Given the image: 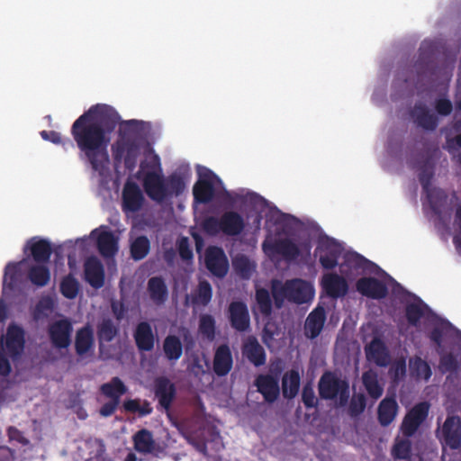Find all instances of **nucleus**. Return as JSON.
Returning a JSON list of instances; mask_svg holds the SVG:
<instances>
[{"label": "nucleus", "instance_id": "1", "mask_svg": "<svg viewBox=\"0 0 461 461\" xmlns=\"http://www.w3.org/2000/svg\"><path fill=\"white\" fill-rule=\"evenodd\" d=\"M120 121L119 113L110 105L95 104L81 114L72 124L70 132L73 138L63 139L55 131H42L43 140L60 144L65 150L78 149L79 158L91 168L101 173L109 162L108 146L111 134Z\"/></svg>", "mask_w": 461, "mask_h": 461}, {"label": "nucleus", "instance_id": "2", "mask_svg": "<svg viewBox=\"0 0 461 461\" xmlns=\"http://www.w3.org/2000/svg\"><path fill=\"white\" fill-rule=\"evenodd\" d=\"M157 169L143 173L142 186L148 197L162 203L173 197L181 195L186 187L185 176L180 172H173L165 176L160 167L159 158L155 156Z\"/></svg>", "mask_w": 461, "mask_h": 461}, {"label": "nucleus", "instance_id": "3", "mask_svg": "<svg viewBox=\"0 0 461 461\" xmlns=\"http://www.w3.org/2000/svg\"><path fill=\"white\" fill-rule=\"evenodd\" d=\"M313 295L312 285L301 278L286 280L284 284L277 280L272 282V296L276 308H281L285 300L297 304L308 303Z\"/></svg>", "mask_w": 461, "mask_h": 461}, {"label": "nucleus", "instance_id": "4", "mask_svg": "<svg viewBox=\"0 0 461 461\" xmlns=\"http://www.w3.org/2000/svg\"><path fill=\"white\" fill-rule=\"evenodd\" d=\"M318 389L321 399L334 400L339 397L340 406L346 405L348 401V383L346 380L340 379L332 372L327 371L321 375Z\"/></svg>", "mask_w": 461, "mask_h": 461}, {"label": "nucleus", "instance_id": "5", "mask_svg": "<svg viewBox=\"0 0 461 461\" xmlns=\"http://www.w3.org/2000/svg\"><path fill=\"white\" fill-rule=\"evenodd\" d=\"M262 248L264 252L269 257L281 256L284 259L290 262L297 259L301 255V251L310 254L312 246L309 240L297 245L291 239L283 238L270 242L265 241Z\"/></svg>", "mask_w": 461, "mask_h": 461}, {"label": "nucleus", "instance_id": "6", "mask_svg": "<svg viewBox=\"0 0 461 461\" xmlns=\"http://www.w3.org/2000/svg\"><path fill=\"white\" fill-rule=\"evenodd\" d=\"M0 348L13 361H17L22 357L25 348L24 330L15 323L9 324L6 333L0 338Z\"/></svg>", "mask_w": 461, "mask_h": 461}, {"label": "nucleus", "instance_id": "7", "mask_svg": "<svg viewBox=\"0 0 461 461\" xmlns=\"http://www.w3.org/2000/svg\"><path fill=\"white\" fill-rule=\"evenodd\" d=\"M436 437L443 448L451 450L461 448V419L457 415H447L445 421L436 430Z\"/></svg>", "mask_w": 461, "mask_h": 461}, {"label": "nucleus", "instance_id": "8", "mask_svg": "<svg viewBox=\"0 0 461 461\" xmlns=\"http://www.w3.org/2000/svg\"><path fill=\"white\" fill-rule=\"evenodd\" d=\"M429 403L421 402L415 404L404 416L401 430L407 437H412L429 415Z\"/></svg>", "mask_w": 461, "mask_h": 461}, {"label": "nucleus", "instance_id": "9", "mask_svg": "<svg viewBox=\"0 0 461 461\" xmlns=\"http://www.w3.org/2000/svg\"><path fill=\"white\" fill-rule=\"evenodd\" d=\"M47 331L55 348L63 349L69 347L73 326L68 319L64 318L51 322L49 324Z\"/></svg>", "mask_w": 461, "mask_h": 461}, {"label": "nucleus", "instance_id": "10", "mask_svg": "<svg viewBox=\"0 0 461 461\" xmlns=\"http://www.w3.org/2000/svg\"><path fill=\"white\" fill-rule=\"evenodd\" d=\"M204 263L209 272L216 277L223 278L229 271L228 258L220 247L212 246L206 249Z\"/></svg>", "mask_w": 461, "mask_h": 461}, {"label": "nucleus", "instance_id": "11", "mask_svg": "<svg viewBox=\"0 0 461 461\" xmlns=\"http://www.w3.org/2000/svg\"><path fill=\"white\" fill-rule=\"evenodd\" d=\"M220 178L211 170L203 174L193 188L194 199L200 203H210L215 194L214 185Z\"/></svg>", "mask_w": 461, "mask_h": 461}, {"label": "nucleus", "instance_id": "12", "mask_svg": "<svg viewBox=\"0 0 461 461\" xmlns=\"http://www.w3.org/2000/svg\"><path fill=\"white\" fill-rule=\"evenodd\" d=\"M227 316L232 329L239 332L248 331L250 317L247 304L242 301H233L229 304Z\"/></svg>", "mask_w": 461, "mask_h": 461}, {"label": "nucleus", "instance_id": "13", "mask_svg": "<svg viewBox=\"0 0 461 461\" xmlns=\"http://www.w3.org/2000/svg\"><path fill=\"white\" fill-rule=\"evenodd\" d=\"M316 251L320 252L319 261L324 269L330 270L337 267L341 248L334 239L327 238L321 240Z\"/></svg>", "mask_w": 461, "mask_h": 461}, {"label": "nucleus", "instance_id": "14", "mask_svg": "<svg viewBox=\"0 0 461 461\" xmlns=\"http://www.w3.org/2000/svg\"><path fill=\"white\" fill-rule=\"evenodd\" d=\"M419 52V59L415 63L417 73L420 76H436L437 67L434 62V42L424 41L420 47Z\"/></svg>", "mask_w": 461, "mask_h": 461}, {"label": "nucleus", "instance_id": "15", "mask_svg": "<svg viewBox=\"0 0 461 461\" xmlns=\"http://www.w3.org/2000/svg\"><path fill=\"white\" fill-rule=\"evenodd\" d=\"M255 385L258 392L262 394L264 400L268 403L275 402L280 395L278 375L269 374L258 375L255 379Z\"/></svg>", "mask_w": 461, "mask_h": 461}, {"label": "nucleus", "instance_id": "16", "mask_svg": "<svg viewBox=\"0 0 461 461\" xmlns=\"http://www.w3.org/2000/svg\"><path fill=\"white\" fill-rule=\"evenodd\" d=\"M321 286L325 294L332 299L342 298L348 292L347 280L336 273L324 274L321 280Z\"/></svg>", "mask_w": 461, "mask_h": 461}, {"label": "nucleus", "instance_id": "17", "mask_svg": "<svg viewBox=\"0 0 461 461\" xmlns=\"http://www.w3.org/2000/svg\"><path fill=\"white\" fill-rule=\"evenodd\" d=\"M84 277L93 288L99 289L104 285V268L101 260L95 256L88 257L84 263Z\"/></svg>", "mask_w": 461, "mask_h": 461}, {"label": "nucleus", "instance_id": "18", "mask_svg": "<svg viewBox=\"0 0 461 461\" xmlns=\"http://www.w3.org/2000/svg\"><path fill=\"white\" fill-rule=\"evenodd\" d=\"M356 288L363 296L371 299H383L388 294L386 285L372 276L359 278L356 283Z\"/></svg>", "mask_w": 461, "mask_h": 461}, {"label": "nucleus", "instance_id": "19", "mask_svg": "<svg viewBox=\"0 0 461 461\" xmlns=\"http://www.w3.org/2000/svg\"><path fill=\"white\" fill-rule=\"evenodd\" d=\"M154 393L160 406L168 411L176 394L175 384L166 376H159L154 382Z\"/></svg>", "mask_w": 461, "mask_h": 461}, {"label": "nucleus", "instance_id": "20", "mask_svg": "<svg viewBox=\"0 0 461 461\" xmlns=\"http://www.w3.org/2000/svg\"><path fill=\"white\" fill-rule=\"evenodd\" d=\"M122 200L124 212H136L140 210L144 196L136 183L127 182L122 190Z\"/></svg>", "mask_w": 461, "mask_h": 461}, {"label": "nucleus", "instance_id": "21", "mask_svg": "<svg viewBox=\"0 0 461 461\" xmlns=\"http://www.w3.org/2000/svg\"><path fill=\"white\" fill-rule=\"evenodd\" d=\"M136 347L140 352H149L154 348L156 337L148 321H140L133 331Z\"/></svg>", "mask_w": 461, "mask_h": 461}, {"label": "nucleus", "instance_id": "22", "mask_svg": "<svg viewBox=\"0 0 461 461\" xmlns=\"http://www.w3.org/2000/svg\"><path fill=\"white\" fill-rule=\"evenodd\" d=\"M233 358L230 347L227 344L220 345L214 353L212 361L213 372L218 376H225L231 370Z\"/></svg>", "mask_w": 461, "mask_h": 461}, {"label": "nucleus", "instance_id": "23", "mask_svg": "<svg viewBox=\"0 0 461 461\" xmlns=\"http://www.w3.org/2000/svg\"><path fill=\"white\" fill-rule=\"evenodd\" d=\"M242 354L255 366L266 364L267 355L264 348L254 336H249L242 345Z\"/></svg>", "mask_w": 461, "mask_h": 461}, {"label": "nucleus", "instance_id": "24", "mask_svg": "<svg viewBox=\"0 0 461 461\" xmlns=\"http://www.w3.org/2000/svg\"><path fill=\"white\" fill-rule=\"evenodd\" d=\"M33 260L38 264H47L52 254V247L48 240L33 237L27 241Z\"/></svg>", "mask_w": 461, "mask_h": 461}, {"label": "nucleus", "instance_id": "25", "mask_svg": "<svg viewBox=\"0 0 461 461\" xmlns=\"http://www.w3.org/2000/svg\"><path fill=\"white\" fill-rule=\"evenodd\" d=\"M95 346L94 330L89 323L78 329L75 337V350L77 356L84 357Z\"/></svg>", "mask_w": 461, "mask_h": 461}, {"label": "nucleus", "instance_id": "26", "mask_svg": "<svg viewBox=\"0 0 461 461\" xmlns=\"http://www.w3.org/2000/svg\"><path fill=\"white\" fill-rule=\"evenodd\" d=\"M414 122L426 131H435L438 125V117L430 113L425 104H415L411 112Z\"/></svg>", "mask_w": 461, "mask_h": 461}, {"label": "nucleus", "instance_id": "27", "mask_svg": "<svg viewBox=\"0 0 461 461\" xmlns=\"http://www.w3.org/2000/svg\"><path fill=\"white\" fill-rule=\"evenodd\" d=\"M326 321V312L323 306H317L308 315L305 324L304 332L310 339L317 338L321 332Z\"/></svg>", "mask_w": 461, "mask_h": 461}, {"label": "nucleus", "instance_id": "28", "mask_svg": "<svg viewBox=\"0 0 461 461\" xmlns=\"http://www.w3.org/2000/svg\"><path fill=\"white\" fill-rule=\"evenodd\" d=\"M221 232L227 236H238L245 229L243 217L237 212H225L221 216Z\"/></svg>", "mask_w": 461, "mask_h": 461}, {"label": "nucleus", "instance_id": "29", "mask_svg": "<svg viewBox=\"0 0 461 461\" xmlns=\"http://www.w3.org/2000/svg\"><path fill=\"white\" fill-rule=\"evenodd\" d=\"M366 357L376 366L385 367L389 365L391 357L384 343L379 339H373L366 348Z\"/></svg>", "mask_w": 461, "mask_h": 461}, {"label": "nucleus", "instance_id": "30", "mask_svg": "<svg viewBox=\"0 0 461 461\" xmlns=\"http://www.w3.org/2000/svg\"><path fill=\"white\" fill-rule=\"evenodd\" d=\"M399 406L394 397L384 398L377 408V420L381 426H389L398 413Z\"/></svg>", "mask_w": 461, "mask_h": 461}, {"label": "nucleus", "instance_id": "31", "mask_svg": "<svg viewBox=\"0 0 461 461\" xmlns=\"http://www.w3.org/2000/svg\"><path fill=\"white\" fill-rule=\"evenodd\" d=\"M147 291L150 300L157 305H162L167 300L168 290L162 276H153L148 280Z\"/></svg>", "mask_w": 461, "mask_h": 461}, {"label": "nucleus", "instance_id": "32", "mask_svg": "<svg viewBox=\"0 0 461 461\" xmlns=\"http://www.w3.org/2000/svg\"><path fill=\"white\" fill-rule=\"evenodd\" d=\"M119 333L118 326L110 318H104L96 325L99 350L103 353L104 343L113 341Z\"/></svg>", "mask_w": 461, "mask_h": 461}, {"label": "nucleus", "instance_id": "33", "mask_svg": "<svg viewBox=\"0 0 461 461\" xmlns=\"http://www.w3.org/2000/svg\"><path fill=\"white\" fill-rule=\"evenodd\" d=\"M99 253L106 258H113L118 251V240L110 230L102 231L96 239Z\"/></svg>", "mask_w": 461, "mask_h": 461}, {"label": "nucleus", "instance_id": "34", "mask_svg": "<svg viewBox=\"0 0 461 461\" xmlns=\"http://www.w3.org/2000/svg\"><path fill=\"white\" fill-rule=\"evenodd\" d=\"M165 357L172 363L176 362L183 355V343L179 337L167 335L162 345Z\"/></svg>", "mask_w": 461, "mask_h": 461}, {"label": "nucleus", "instance_id": "35", "mask_svg": "<svg viewBox=\"0 0 461 461\" xmlns=\"http://www.w3.org/2000/svg\"><path fill=\"white\" fill-rule=\"evenodd\" d=\"M300 388V375L298 371L292 369L283 375L282 393L286 399L294 398Z\"/></svg>", "mask_w": 461, "mask_h": 461}, {"label": "nucleus", "instance_id": "36", "mask_svg": "<svg viewBox=\"0 0 461 461\" xmlns=\"http://www.w3.org/2000/svg\"><path fill=\"white\" fill-rule=\"evenodd\" d=\"M127 386L117 376L113 377L110 382L103 384L100 387V392L104 396L120 402L121 397L127 393Z\"/></svg>", "mask_w": 461, "mask_h": 461}, {"label": "nucleus", "instance_id": "37", "mask_svg": "<svg viewBox=\"0 0 461 461\" xmlns=\"http://www.w3.org/2000/svg\"><path fill=\"white\" fill-rule=\"evenodd\" d=\"M433 212L437 215L442 213L444 206L447 204V194L440 188L429 187L424 191Z\"/></svg>", "mask_w": 461, "mask_h": 461}, {"label": "nucleus", "instance_id": "38", "mask_svg": "<svg viewBox=\"0 0 461 461\" xmlns=\"http://www.w3.org/2000/svg\"><path fill=\"white\" fill-rule=\"evenodd\" d=\"M28 278L38 287L46 286L50 280V271L45 264L32 266L28 270Z\"/></svg>", "mask_w": 461, "mask_h": 461}, {"label": "nucleus", "instance_id": "39", "mask_svg": "<svg viewBox=\"0 0 461 461\" xmlns=\"http://www.w3.org/2000/svg\"><path fill=\"white\" fill-rule=\"evenodd\" d=\"M22 262H9L5 268L3 278V289L14 291L19 284L21 277L20 265Z\"/></svg>", "mask_w": 461, "mask_h": 461}, {"label": "nucleus", "instance_id": "40", "mask_svg": "<svg viewBox=\"0 0 461 461\" xmlns=\"http://www.w3.org/2000/svg\"><path fill=\"white\" fill-rule=\"evenodd\" d=\"M409 367L412 376L429 381L432 375L430 366L420 357L415 356L409 360Z\"/></svg>", "mask_w": 461, "mask_h": 461}, {"label": "nucleus", "instance_id": "41", "mask_svg": "<svg viewBox=\"0 0 461 461\" xmlns=\"http://www.w3.org/2000/svg\"><path fill=\"white\" fill-rule=\"evenodd\" d=\"M133 443L134 448L140 453H151L155 446L152 433L146 429L139 430L133 436Z\"/></svg>", "mask_w": 461, "mask_h": 461}, {"label": "nucleus", "instance_id": "42", "mask_svg": "<svg viewBox=\"0 0 461 461\" xmlns=\"http://www.w3.org/2000/svg\"><path fill=\"white\" fill-rule=\"evenodd\" d=\"M437 352L439 355L438 369L442 374H456L459 371L461 363L455 354L452 352L443 353L442 349H438Z\"/></svg>", "mask_w": 461, "mask_h": 461}, {"label": "nucleus", "instance_id": "43", "mask_svg": "<svg viewBox=\"0 0 461 461\" xmlns=\"http://www.w3.org/2000/svg\"><path fill=\"white\" fill-rule=\"evenodd\" d=\"M362 380L363 384L371 398L377 400L382 396L384 389L378 383L375 372L372 370L365 372L362 375Z\"/></svg>", "mask_w": 461, "mask_h": 461}, {"label": "nucleus", "instance_id": "44", "mask_svg": "<svg viewBox=\"0 0 461 461\" xmlns=\"http://www.w3.org/2000/svg\"><path fill=\"white\" fill-rule=\"evenodd\" d=\"M150 250V242L149 239L144 236L137 237L131 244L130 252L131 257L135 261H140L147 257Z\"/></svg>", "mask_w": 461, "mask_h": 461}, {"label": "nucleus", "instance_id": "45", "mask_svg": "<svg viewBox=\"0 0 461 461\" xmlns=\"http://www.w3.org/2000/svg\"><path fill=\"white\" fill-rule=\"evenodd\" d=\"M426 312H430V309L421 301L420 303H409L405 308V316L409 324L415 327L418 326Z\"/></svg>", "mask_w": 461, "mask_h": 461}, {"label": "nucleus", "instance_id": "46", "mask_svg": "<svg viewBox=\"0 0 461 461\" xmlns=\"http://www.w3.org/2000/svg\"><path fill=\"white\" fill-rule=\"evenodd\" d=\"M212 297V289L207 280L199 282L197 289L192 297V303L194 305L206 306L210 303Z\"/></svg>", "mask_w": 461, "mask_h": 461}, {"label": "nucleus", "instance_id": "47", "mask_svg": "<svg viewBox=\"0 0 461 461\" xmlns=\"http://www.w3.org/2000/svg\"><path fill=\"white\" fill-rule=\"evenodd\" d=\"M454 330L453 325L447 321H442L433 327V329L429 333V339L432 341L436 347L437 350L442 349L443 347V338L448 334L450 330Z\"/></svg>", "mask_w": 461, "mask_h": 461}, {"label": "nucleus", "instance_id": "48", "mask_svg": "<svg viewBox=\"0 0 461 461\" xmlns=\"http://www.w3.org/2000/svg\"><path fill=\"white\" fill-rule=\"evenodd\" d=\"M198 331L209 341H212L215 339L216 323L211 314H202L200 316Z\"/></svg>", "mask_w": 461, "mask_h": 461}, {"label": "nucleus", "instance_id": "49", "mask_svg": "<svg viewBox=\"0 0 461 461\" xmlns=\"http://www.w3.org/2000/svg\"><path fill=\"white\" fill-rule=\"evenodd\" d=\"M59 290L65 298L75 299L79 292V283L73 275L68 274L62 278Z\"/></svg>", "mask_w": 461, "mask_h": 461}, {"label": "nucleus", "instance_id": "50", "mask_svg": "<svg viewBox=\"0 0 461 461\" xmlns=\"http://www.w3.org/2000/svg\"><path fill=\"white\" fill-rule=\"evenodd\" d=\"M255 299L259 312L265 317H269L272 314V299L269 292L266 288L257 289Z\"/></svg>", "mask_w": 461, "mask_h": 461}, {"label": "nucleus", "instance_id": "51", "mask_svg": "<svg viewBox=\"0 0 461 461\" xmlns=\"http://www.w3.org/2000/svg\"><path fill=\"white\" fill-rule=\"evenodd\" d=\"M123 409L126 411L138 413L140 417L149 415L153 411V408L148 401H144L140 404L138 399H130L123 402Z\"/></svg>", "mask_w": 461, "mask_h": 461}, {"label": "nucleus", "instance_id": "52", "mask_svg": "<svg viewBox=\"0 0 461 461\" xmlns=\"http://www.w3.org/2000/svg\"><path fill=\"white\" fill-rule=\"evenodd\" d=\"M394 459L408 460L411 456V443L409 439L397 440L391 452Z\"/></svg>", "mask_w": 461, "mask_h": 461}, {"label": "nucleus", "instance_id": "53", "mask_svg": "<svg viewBox=\"0 0 461 461\" xmlns=\"http://www.w3.org/2000/svg\"><path fill=\"white\" fill-rule=\"evenodd\" d=\"M234 270L242 278H249L252 273L251 263L245 255L237 256L232 260Z\"/></svg>", "mask_w": 461, "mask_h": 461}, {"label": "nucleus", "instance_id": "54", "mask_svg": "<svg viewBox=\"0 0 461 461\" xmlns=\"http://www.w3.org/2000/svg\"><path fill=\"white\" fill-rule=\"evenodd\" d=\"M372 264L368 259L359 255L358 253L353 252L348 253L345 256V265L349 268L355 270H365L366 266Z\"/></svg>", "mask_w": 461, "mask_h": 461}, {"label": "nucleus", "instance_id": "55", "mask_svg": "<svg viewBox=\"0 0 461 461\" xmlns=\"http://www.w3.org/2000/svg\"><path fill=\"white\" fill-rule=\"evenodd\" d=\"M366 400L363 393L354 394L348 406V414L356 418L359 416L366 409Z\"/></svg>", "mask_w": 461, "mask_h": 461}, {"label": "nucleus", "instance_id": "56", "mask_svg": "<svg viewBox=\"0 0 461 461\" xmlns=\"http://www.w3.org/2000/svg\"><path fill=\"white\" fill-rule=\"evenodd\" d=\"M202 228L209 235H217L221 232V217L219 219L214 216L206 217L202 222Z\"/></svg>", "mask_w": 461, "mask_h": 461}, {"label": "nucleus", "instance_id": "57", "mask_svg": "<svg viewBox=\"0 0 461 461\" xmlns=\"http://www.w3.org/2000/svg\"><path fill=\"white\" fill-rule=\"evenodd\" d=\"M389 375L394 382H399L406 375V362L404 359L396 360L389 369Z\"/></svg>", "mask_w": 461, "mask_h": 461}, {"label": "nucleus", "instance_id": "58", "mask_svg": "<svg viewBox=\"0 0 461 461\" xmlns=\"http://www.w3.org/2000/svg\"><path fill=\"white\" fill-rule=\"evenodd\" d=\"M302 401L307 409H312L317 406L318 400L315 396V393L312 384H306L303 387Z\"/></svg>", "mask_w": 461, "mask_h": 461}, {"label": "nucleus", "instance_id": "59", "mask_svg": "<svg viewBox=\"0 0 461 461\" xmlns=\"http://www.w3.org/2000/svg\"><path fill=\"white\" fill-rule=\"evenodd\" d=\"M435 109L439 115L447 116L452 113L453 105L447 98H438L435 101Z\"/></svg>", "mask_w": 461, "mask_h": 461}, {"label": "nucleus", "instance_id": "60", "mask_svg": "<svg viewBox=\"0 0 461 461\" xmlns=\"http://www.w3.org/2000/svg\"><path fill=\"white\" fill-rule=\"evenodd\" d=\"M433 176V171L432 169L428 167L427 165H424L420 172L419 173V181L420 185H422L423 190L430 187V182Z\"/></svg>", "mask_w": 461, "mask_h": 461}, {"label": "nucleus", "instance_id": "61", "mask_svg": "<svg viewBox=\"0 0 461 461\" xmlns=\"http://www.w3.org/2000/svg\"><path fill=\"white\" fill-rule=\"evenodd\" d=\"M178 253L183 260L193 258V250L191 249L187 238H182L178 242Z\"/></svg>", "mask_w": 461, "mask_h": 461}, {"label": "nucleus", "instance_id": "62", "mask_svg": "<svg viewBox=\"0 0 461 461\" xmlns=\"http://www.w3.org/2000/svg\"><path fill=\"white\" fill-rule=\"evenodd\" d=\"M12 372V366L5 352L0 348V375L8 376Z\"/></svg>", "mask_w": 461, "mask_h": 461}, {"label": "nucleus", "instance_id": "63", "mask_svg": "<svg viewBox=\"0 0 461 461\" xmlns=\"http://www.w3.org/2000/svg\"><path fill=\"white\" fill-rule=\"evenodd\" d=\"M182 338L184 341L183 349L185 348V352L191 351L195 346V340L187 329H183Z\"/></svg>", "mask_w": 461, "mask_h": 461}, {"label": "nucleus", "instance_id": "64", "mask_svg": "<svg viewBox=\"0 0 461 461\" xmlns=\"http://www.w3.org/2000/svg\"><path fill=\"white\" fill-rule=\"evenodd\" d=\"M119 403H120V402L110 399V402H105L104 404L102 405L100 411H99L100 414L103 417H109V416L113 415L115 412Z\"/></svg>", "mask_w": 461, "mask_h": 461}]
</instances>
